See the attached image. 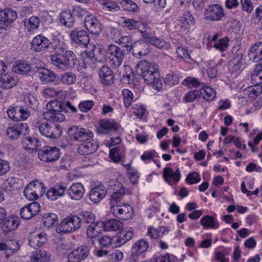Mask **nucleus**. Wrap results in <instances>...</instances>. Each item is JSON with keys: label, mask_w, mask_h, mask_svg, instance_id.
<instances>
[{"label": "nucleus", "mask_w": 262, "mask_h": 262, "mask_svg": "<svg viewBox=\"0 0 262 262\" xmlns=\"http://www.w3.org/2000/svg\"><path fill=\"white\" fill-rule=\"evenodd\" d=\"M51 42L45 36L40 34L35 37L31 42V49L36 52L43 51L49 47Z\"/></svg>", "instance_id": "25"}, {"label": "nucleus", "mask_w": 262, "mask_h": 262, "mask_svg": "<svg viewBox=\"0 0 262 262\" xmlns=\"http://www.w3.org/2000/svg\"><path fill=\"white\" fill-rule=\"evenodd\" d=\"M251 78L256 82V84L262 83L261 64H257L255 65L254 70L251 75Z\"/></svg>", "instance_id": "52"}, {"label": "nucleus", "mask_w": 262, "mask_h": 262, "mask_svg": "<svg viewBox=\"0 0 262 262\" xmlns=\"http://www.w3.org/2000/svg\"><path fill=\"white\" fill-rule=\"evenodd\" d=\"M94 105L92 100L82 101L79 103L78 107L81 112L87 113L90 111Z\"/></svg>", "instance_id": "63"}, {"label": "nucleus", "mask_w": 262, "mask_h": 262, "mask_svg": "<svg viewBox=\"0 0 262 262\" xmlns=\"http://www.w3.org/2000/svg\"><path fill=\"white\" fill-rule=\"evenodd\" d=\"M23 145L30 152H39L41 149L40 141L35 138L27 137L24 139Z\"/></svg>", "instance_id": "29"}, {"label": "nucleus", "mask_w": 262, "mask_h": 262, "mask_svg": "<svg viewBox=\"0 0 262 262\" xmlns=\"http://www.w3.org/2000/svg\"><path fill=\"white\" fill-rule=\"evenodd\" d=\"M55 53L50 56L51 63L57 68L68 70L74 68L76 64L77 56L72 51L67 50L62 45H51Z\"/></svg>", "instance_id": "1"}, {"label": "nucleus", "mask_w": 262, "mask_h": 262, "mask_svg": "<svg viewBox=\"0 0 262 262\" xmlns=\"http://www.w3.org/2000/svg\"><path fill=\"white\" fill-rule=\"evenodd\" d=\"M98 243L101 249H107L115 247V237L103 236L98 239Z\"/></svg>", "instance_id": "42"}, {"label": "nucleus", "mask_w": 262, "mask_h": 262, "mask_svg": "<svg viewBox=\"0 0 262 262\" xmlns=\"http://www.w3.org/2000/svg\"><path fill=\"white\" fill-rule=\"evenodd\" d=\"M99 78L101 82L106 85H111L114 82L115 76L110 67L103 66L99 70Z\"/></svg>", "instance_id": "23"}, {"label": "nucleus", "mask_w": 262, "mask_h": 262, "mask_svg": "<svg viewBox=\"0 0 262 262\" xmlns=\"http://www.w3.org/2000/svg\"><path fill=\"white\" fill-rule=\"evenodd\" d=\"M39 22V18L38 17L33 16L25 21L24 25L25 28L28 29V31H31L38 28Z\"/></svg>", "instance_id": "50"}, {"label": "nucleus", "mask_w": 262, "mask_h": 262, "mask_svg": "<svg viewBox=\"0 0 262 262\" xmlns=\"http://www.w3.org/2000/svg\"><path fill=\"white\" fill-rule=\"evenodd\" d=\"M202 93L200 91L193 90L185 95L184 99L187 102H191L197 99L198 98H201Z\"/></svg>", "instance_id": "56"}, {"label": "nucleus", "mask_w": 262, "mask_h": 262, "mask_svg": "<svg viewBox=\"0 0 262 262\" xmlns=\"http://www.w3.org/2000/svg\"><path fill=\"white\" fill-rule=\"evenodd\" d=\"M113 185L114 191L110 199L111 206L118 205L125 194V188L121 183L117 182Z\"/></svg>", "instance_id": "19"}, {"label": "nucleus", "mask_w": 262, "mask_h": 262, "mask_svg": "<svg viewBox=\"0 0 262 262\" xmlns=\"http://www.w3.org/2000/svg\"><path fill=\"white\" fill-rule=\"evenodd\" d=\"M223 8L218 4L209 5L205 9L204 16L206 20L210 21H219L224 16Z\"/></svg>", "instance_id": "10"}, {"label": "nucleus", "mask_w": 262, "mask_h": 262, "mask_svg": "<svg viewBox=\"0 0 262 262\" xmlns=\"http://www.w3.org/2000/svg\"><path fill=\"white\" fill-rule=\"evenodd\" d=\"M122 223L116 219H111L103 222V227L105 231H116L122 227Z\"/></svg>", "instance_id": "40"}, {"label": "nucleus", "mask_w": 262, "mask_h": 262, "mask_svg": "<svg viewBox=\"0 0 262 262\" xmlns=\"http://www.w3.org/2000/svg\"><path fill=\"white\" fill-rule=\"evenodd\" d=\"M47 111L43 113L44 118L52 122H62L64 120L65 116L61 112L64 110L63 102L53 100L46 105Z\"/></svg>", "instance_id": "3"}, {"label": "nucleus", "mask_w": 262, "mask_h": 262, "mask_svg": "<svg viewBox=\"0 0 262 262\" xmlns=\"http://www.w3.org/2000/svg\"><path fill=\"white\" fill-rule=\"evenodd\" d=\"M123 24H124V26L129 30L139 29L141 24L140 22L133 19H124Z\"/></svg>", "instance_id": "60"}, {"label": "nucleus", "mask_w": 262, "mask_h": 262, "mask_svg": "<svg viewBox=\"0 0 262 262\" xmlns=\"http://www.w3.org/2000/svg\"><path fill=\"white\" fill-rule=\"evenodd\" d=\"M150 44L155 46L157 48L162 49H168L170 45L169 43L166 42L164 40L152 37L148 40Z\"/></svg>", "instance_id": "51"}, {"label": "nucleus", "mask_w": 262, "mask_h": 262, "mask_svg": "<svg viewBox=\"0 0 262 262\" xmlns=\"http://www.w3.org/2000/svg\"><path fill=\"white\" fill-rule=\"evenodd\" d=\"M201 181V176L196 172H193L188 174L186 181L190 185L198 183Z\"/></svg>", "instance_id": "64"}, {"label": "nucleus", "mask_w": 262, "mask_h": 262, "mask_svg": "<svg viewBox=\"0 0 262 262\" xmlns=\"http://www.w3.org/2000/svg\"><path fill=\"white\" fill-rule=\"evenodd\" d=\"M28 185L31 188L33 191L36 193L39 196H41L45 192V186L42 183L39 181L31 182Z\"/></svg>", "instance_id": "46"}, {"label": "nucleus", "mask_w": 262, "mask_h": 262, "mask_svg": "<svg viewBox=\"0 0 262 262\" xmlns=\"http://www.w3.org/2000/svg\"><path fill=\"white\" fill-rule=\"evenodd\" d=\"M84 25L86 29L92 34L99 35L102 30L99 21L92 15L84 18Z\"/></svg>", "instance_id": "21"}, {"label": "nucleus", "mask_w": 262, "mask_h": 262, "mask_svg": "<svg viewBox=\"0 0 262 262\" xmlns=\"http://www.w3.org/2000/svg\"><path fill=\"white\" fill-rule=\"evenodd\" d=\"M17 17V13L12 9L0 11V28L6 29Z\"/></svg>", "instance_id": "15"}, {"label": "nucleus", "mask_w": 262, "mask_h": 262, "mask_svg": "<svg viewBox=\"0 0 262 262\" xmlns=\"http://www.w3.org/2000/svg\"><path fill=\"white\" fill-rule=\"evenodd\" d=\"M134 230L129 227L120 231L115 237V247H119L130 240L134 235Z\"/></svg>", "instance_id": "24"}, {"label": "nucleus", "mask_w": 262, "mask_h": 262, "mask_svg": "<svg viewBox=\"0 0 262 262\" xmlns=\"http://www.w3.org/2000/svg\"><path fill=\"white\" fill-rule=\"evenodd\" d=\"M148 243L144 239L137 241L132 246L128 257L129 262H137L139 256L145 252L148 248Z\"/></svg>", "instance_id": "9"}, {"label": "nucleus", "mask_w": 262, "mask_h": 262, "mask_svg": "<svg viewBox=\"0 0 262 262\" xmlns=\"http://www.w3.org/2000/svg\"><path fill=\"white\" fill-rule=\"evenodd\" d=\"M72 12L74 16H76L79 18L84 17V18H86L87 17L91 15L89 14V12L79 6H76L74 7Z\"/></svg>", "instance_id": "58"}, {"label": "nucleus", "mask_w": 262, "mask_h": 262, "mask_svg": "<svg viewBox=\"0 0 262 262\" xmlns=\"http://www.w3.org/2000/svg\"><path fill=\"white\" fill-rule=\"evenodd\" d=\"M81 228V220L75 214H70L64 219L56 227V230L59 234H67L78 230Z\"/></svg>", "instance_id": "4"}, {"label": "nucleus", "mask_w": 262, "mask_h": 262, "mask_svg": "<svg viewBox=\"0 0 262 262\" xmlns=\"http://www.w3.org/2000/svg\"><path fill=\"white\" fill-rule=\"evenodd\" d=\"M229 40L227 37L221 38L218 41L214 43L213 47L217 50L223 52L225 51L228 46Z\"/></svg>", "instance_id": "61"}, {"label": "nucleus", "mask_w": 262, "mask_h": 262, "mask_svg": "<svg viewBox=\"0 0 262 262\" xmlns=\"http://www.w3.org/2000/svg\"><path fill=\"white\" fill-rule=\"evenodd\" d=\"M180 27L184 30H189L190 27H193L195 23V20L192 15L191 13L189 11H186L183 15L180 18Z\"/></svg>", "instance_id": "30"}, {"label": "nucleus", "mask_w": 262, "mask_h": 262, "mask_svg": "<svg viewBox=\"0 0 262 262\" xmlns=\"http://www.w3.org/2000/svg\"><path fill=\"white\" fill-rule=\"evenodd\" d=\"M99 144L93 139L82 142L78 147V152L82 155H90L95 152L98 148Z\"/></svg>", "instance_id": "20"}, {"label": "nucleus", "mask_w": 262, "mask_h": 262, "mask_svg": "<svg viewBox=\"0 0 262 262\" xmlns=\"http://www.w3.org/2000/svg\"><path fill=\"white\" fill-rule=\"evenodd\" d=\"M60 149L53 146H47L43 148L38 153V158L46 162H51L57 160L60 157Z\"/></svg>", "instance_id": "11"}, {"label": "nucleus", "mask_w": 262, "mask_h": 262, "mask_svg": "<svg viewBox=\"0 0 262 262\" xmlns=\"http://www.w3.org/2000/svg\"><path fill=\"white\" fill-rule=\"evenodd\" d=\"M200 224L207 228H215L217 222L212 216L207 215L202 217Z\"/></svg>", "instance_id": "48"}, {"label": "nucleus", "mask_w": 262, "mask_h": 262, "mask_svg": "<svg viewBox=\"0 0 262 262\" xmlns=\"http://www.w3.org/2000/svg\"><path fill=\"white\" fill-rule=\"evenodd\" d=\"M163 176L165 182L173 186L180 181L181 174L179 168L174 171L171 168L166 167L163 169Z\"/></svg>", "instance_id": "17"}, {"label": "nucleus", "mask_w": 262, "mask_h": 262, "mask_svg": "<svg viewBox=\"0 0 262 262\" xmlns=\"http://www.w3.org/2000/svg\"><path fill=\"white\" fill-rule=\"evenodd\" d=\"M200 91L202 93L201 96H203V98L207 101H212L216 95L215 91L209 86L204 87Z\"/></svg>", "instance_id": "49"}, {"label": "nucleus", "mask_w": 262, "mask_h": 262, "mask_svg": "<svg viewBox=\"0 0 262 262\" xmlns=\"http://www.w3.org/2000/svg\"><path fill=\"white\" fill-rule=\"evenodd\" d=\"M148 47L147 43L144 40H138L134 42L132 50L129 52L134 56L138 58L147 54L148 53Z\"/></svg>", "instance_id": "26"}, {"label": "nucleus", "mask_w": 262, "mask_h": 262, "mask_svg": "<svg viewBox=\"0 0 262 262\" xmlns=\"http://www.w3.org/2000/svg\"><path fill=\"white\" fill-rule=\"evenodd\" d=\"M17 83V79L13 75L7 74H4L0 78V87L4 89H9Z\"/></svg>", "instance_id": "36"}, {"label": "nucleus", "mask_w": 262, "mask_h": 262, "mask_svg": "<svg viewBox=\"0 0 262 262\" xmlns=\"http://www.w3.org/2000/svg\"><path fill=\"white\" fill-rule=\"evenodd\" d=\"M79 218L81 220V226L82 224H88L95 223V215L90 211L82 212L79 214Z\"/></svg>", "instance_id": "45"}, {"label": "nucleus", "mask_w": 262, "mask_h": 262, "mask_svg": "<svg viewBox=\"0 0 262 262\" xmlns=\"http://www.w3.org/2000/svg\"><path fill=\"white\" fill-rule=\"evenodd\" d=\"M38 130L40 135L49 139H57L62 135V129L58 125L47 122L39 124Z\"/></svg>", "instance_id": "6"}, {"label": "nucleus", "mask_w": 262, "mask_h": 262, "mask_svg": "<svg viewBox=\"0 0 262 262\" xmlns=\"http://www.w3.org/2000/svg\"><path fill=\"white\" fill-rule=\"evenodd\" d=\"M119 124L111 119H104L100 120L96 127L97 133L99 135H113L118 132Z\"/></svg>", "instance_id": "7"}, {"label": "nucleus", "mask_w": 262, "mask_h": 262, "mask_svg": "<svg viewBox=\"0 0 262 262\" xmlns=\"http://www.w3.org/2000/svg\"><path fill=\"white\" fill-rule=\"evenodd\" d=\"M7 112L9 118L14 121L26 120L31 115L30 108L25 106H10Z\"/></svg>", "instance_id": "8"}, {"label": "nucleus", "mask_w": 262, "mask_h": 262, "mask_svg": "<svg viewBox=\"0 0 262 262\" xmlns=\"http://www.w3.org/2000/svg\"><path fill=\"white\" fill-rule=\"evenodd\" d=\"M125 50L116 45L111 44L106 50V56L113 68H118L122 64L125 56Z\"/></svg>", "instance_id": "5"}, {"label": "nucleus", "mask_w": 262, "mask_h": 262, "mask_svg": "<svg viewBox=\"0 0 262 262\" xmlns=\"http://www.w3.org/2000/svg\"><path fill=\"white\" fill-rule=\"evenodd\" d=\"M72 137L75 141L84 142L92 139L93 133L89 129L76 127Z\"/></svg>", "instance_id": "28"}, {"label": "nucleus", "mask_w": 262, "mask_h": 262, "mask_svg": "<svg viewBox=\"0 0 262 262\" xmlns=\"http://www.w3.org/2000/svg\"><path fill=\"white\" fill-rule=\"evenodd\" d=\"M120 4L124 10L128 11L135 12L138 9L137 5L131 0H121Z\"/></svg>", "instance_id": "55"}, {"label": "nucleus", "mask_w": 262, "mask_h": 262, "mask_svg": "<svg viewBox=\"0 0 262 262\" xmlns=\"http://www.w3.org/2000/svg\"><path fill=\"white\" fill-rule=\"evenodd\" d=\"M15 72L21 74H27L31 70V66L25 61H18L13 67Z\"/></svg>", "instance_id": "41"}, {"label": "nucleus", "mask_w": 262, "mask_h": 262, "mask_svg": "<svg viewBox=\"0 0 262 262\" xmlns=\"http://www.w3.org/2000/svg\"><path fill=\"white\" fill-rule=\"evenodd\" d=\"M66 189V187L64 186L56 185L47 191L46 196L48 199L54 201L59 197L63 196Z\"/></svg>", "instance_id": "33"}, {"label": "nucleus", "mask_w": 262, "mask_h": 262, "mask_svg": "<svg viewBox=\"0 0 262 262\" xmlns=\"http://www.w3.org/2000/svg\"><path fill=\"white\" fill-rule=\"evenodd\" d=\"M122 151L118 147L112 148L110 151L109 156L111 159L115 162L120 161L121 157Z\"/></svg>", "instance_id": "62"}, {"label": "nucleus", "mask_w": 262, "mask_h": 262, "mask_svg": "<svg viewBox=\"0 0 262 262\" xmlns=\"http://www.w3.org/2000/svg\"><path fill=\"white\" fill-rule=\"evenodd\" d=\"M76 77L75 75L71 72H66L61 76V82L68 85H71L75 83Z\"/></svg>", "instance_id": "54"}, {"label": "nucleus", "mask_w": 262, "mask_h": 262, "mask_svg": "<svg viewBox=\"0 0 262 262\" xmlns=\"http://www.w3.org/2000/svg\"><path fill=\"white\" fill-rule=\"evenodd\" d=\"M126 73L123 74L120 81L122 83L129 84L132 83L135 79L136 75L129 67H125Z\"/></svg>", "instance_id": "47"}, {"label": "nucleus", "mask_w": 262, "mask_h": 262, "mask_svg": "<svg viewBox=\"0 0 262 262\" xmlns=\"http://www.w3.org/2000/svg\"><path fill=\"white\" fill-rule=\"evenodd\" d=\"M229 67L233 72L241 73L246 66V62L244 54L239 51L232 56L229 62Z\"/></svg>", "instance_id": "14"}, {"label": "nucleus", "mask_w": 262, "mask_h": 262, "mask_svg": "<svg viewBox=\"0 0 262 262\" xmlns=\"http://www.w3.org/2000/svg\"><path fill=\"white\" fill-rule=\"evenodd\" d=\"M101 5L102 9L111 11H118L120 10V7L115 2L111 1H106L103 2Z\"/></svg>", "instance_id": "59"}, {"label": "nucleus", "mask_w": 262, "mask_h": 262, "mask_svg": "<svg viewBox=\"0 0 262 262\" xmlns=\"http://www.w3.org/2000/svg\"><path fill=\"white\" fill-rule=\"evenodd\" d=\"M20 221L16 216H8L4 220L2 224L1 229L5 233H8L16 230L19 225Z\"/></svg>", "instance_id": "27"}, {"label": "nucleus", "mask_w": 262, "mask_h": 262, "mask_svg": "<svg viewBox=\"0 0 262 262\" xmlns=\"http://www.w3.org/2000/svg\"><path fill=\"white\" fill-rule=\"evenodd\" d=\"M70 38L75 43L84 48H89L88 45L90 41L89 35L84 30H73L70 34Z\"/></svg>", "instance_id": "13"}, {"label": "nucleus", "mask_w": 262, "mask_h": 262, "mask_svg": "<svg viewBox=\"0 0 262 262\" xmlns=\"http://www.w3.org/2000/svg\"><path fill=\"white\" fill-rule=\"evenodd\" d=\"M158 67L157 64L146 60L140 61L136 66L138 75L143 78L146 83L155 87L158 91L162 88Z\"/></svg>", "instance_id": "2"}, {"label": "nucleus", "mask_w": 262, "mask_h": 262, "mask_svg": "<svg viewBox=\"0 0 262 262\" xmlns=\"http://www.w3.org/2000/svg\"><path fill=\"white\" fill-rule=\"evenodd\" d=\"M37 74L40 81L44 83L52 82L56 78L55 74L52 71L45 67L38 69Z\"/></svg>", "instance_id": "31"}, {"label": "nucleus", "mask_w": 262, "mask_h": 262, "mask_svg": "<svg viewBox=\"0 0 262 262\" xmlns=\"http://www.w3.org/2000/svg\"><path fill=\"white\" fill-rule=\"evenodd\" d=\"M262 93V86L256 84L247 88L245 90V94L247 95L249 97L251 98H255Z\"/></svg>", "instance_id": "44"}, {"label": "nucleus", "mask_w": 262, "mask_h": 262, "mask_svg": "<svg viewBox=\"0 0 262 262\" xmlns=\"http://www.w3.org/2000/svg\"><path fill=\"white\" fill-rule=\"evenodd\" d=\"M20 247L18 241L12 239L7 240L6 242H0V250L5 251L6 256L8 258L10 255L18 251Z\"/></svg>", "instance_id": "18"}, {"label": "nucleus", "mask_w": 262, "mask_h": 262, "mask_svg": "<svg viewBox=\"0 0 262 262\" xmlns=\"http://www.w3.org/2000/svg\"><path fill=\"white\" fill-rule=\"evenodd\" d=\"M85 189L80 183L72 184L67 190V193L73 200H80L84 195Z\"/></svg>", "instance_id": "22"}, {"label": "nucleus", "mask_w": 262, "mask_h": 262, "mask_svg": "<svg viewBox=\"0 0 262 262\" xmlns=\"http://www.w3.org/2000/svg\"><path fill=\"white\" fill-rule=\"evenodd\" d=\"M106 191L102 186L95 187L89 192V198L93 203L99 202L106 195Z\"/></svg>", "instance_id": "32"}, {"label": "nucleus", "mask_w": 262, "mask_h": 262, "mask_svg": "<svg viewBox=\"0 0 262 262\" xmlns=\"http://www.w3.org/2000/svg\"><path fill=\"white\" fill-rule=\"evenodd\" d=\"M57 219V216L55 213H46L42 217V225L47 228L51 227L56 223Z\"/></svg>", "instance_id": "43"}, {"label": "nucleus", "mask_w": 262, "mask_h": 262, "mask_svg": "<svg viewBox=\"0 0 262 262\" xmlns=\"http://www.w3.org/2000/svg\"><path fill=\"white\" fill-rule=\"evenodd\" d=\"M60 21L67 27L71 28L73 26L75 20L72 12L69 10L62 11L60 14Z\"/></svg>", "instance_id": "35"}, {"label": "nucleus", "mask_w": 262, "mask_h": 262, "mask_svg": "<svg viewBox=\"0 0 262 262\" xmlns=\"http://www.w3.org/2000/svg\"><path fill=\"white\" fill-rule=\"evenodd\" d=\"M103 222L97 221L91 224L86 229L87 236L90 238H96L100 233L101 228L103 227Z\"/></svg>", "instance_id": "34"}, {"label": "nucleus", "mask_w": 262, "mask_h": 262, "mask_svg": "<svg viewBox=\"0 0 262 262\" xmlns=\"http://www.w3.org/2000/svg\"><path fill=\"white\" fill-rule=\"evenodd\" d=\"M49 253L44 250H36L30 256V262H49Z\"/></svg>", "instance_id": "39"}, {"label": "nucleus", "mask_w": 262, "mask_h": 262, "mask_svg": "<svg viewBox=\"0 0 262 262\" xmlns=\"http://www.w3.org/2000/svg\"><path fill=\"white\" fill-rule=\"evenodd\" d=\"M118 42L123 47L126 48V51L129 52L134 43L133 38L130 36H124L120 37Z\"/></svg>", "instance_id": "53"}, {"label": "nucleus", "mask_w": 262, "mask_h": 262, "mask_svg": "<svg viewBox=\"0 0 262 262\" xmlns=\"http://www.w3.org/2000/svg\"><path fill=\"white\" fill-rule=\"evenodd\" d=\"M89 248L82 245L73 250L68 256L69 262H78L85 259L89 254Z\"/></svg>", "instance_id": "16"}, {"label": "nucleus", "mask_w": 262, "mask_h": 262, "mask_svg": "<svg viewBox=\"0 0 262 262\" xmlns=\"http://www.w3.org/2000/svg\"><path fill=\"white\" fill-rule=\"evenodd\" d=\"M249 56L254 62H258L262 59V42H257L250 48Z\"/></svg>", "instance_id": "37"}, {"label": "nucleus", "mask_w": 262, "mask_h": 262, "mask_svg": "<svg viewBox=\"0 0 262 262\" xmlns=\"http://www.w3.org/2000/svg\"><path fill=\"white\" fill-rule=\"evenodd\" d=\"M122 93L123 96L124 105L126 107H128L131 105L133 100V94L130 90L127 89H123Z\"/></svg>", "instance_id": "57"}, {"label": "nucleus", "mask_w": 262, "mask_h": 262, "mask_svg": "<svg viewBox=\"0 0 262 262\" xmlns=\"http://www.w3.org/2000/svg\"><path fill=\"white\" fill-rule=\"evenodd\" d=\"M111 211L117 218L126 220L132 217L133 208L126 204L123 205H117L111 206Z\"/></svg>", "instance_id": "12"}, {"label": "nucleus", "mask_w": 262, "mask_h": 262, "mask_svg": "<svg viewBox=\"0 0 262 262\" xmlns=\"http://www.w3.org/2000/svg\"><path fill=\"white\" fill-rule=\"evenodd\" d=\"M46 241L47 235L44 232H42L32 235L29 241V243L31 247L36 248L41 247Z\"/></svg>", "instance_id": "38"}]
</instances>
